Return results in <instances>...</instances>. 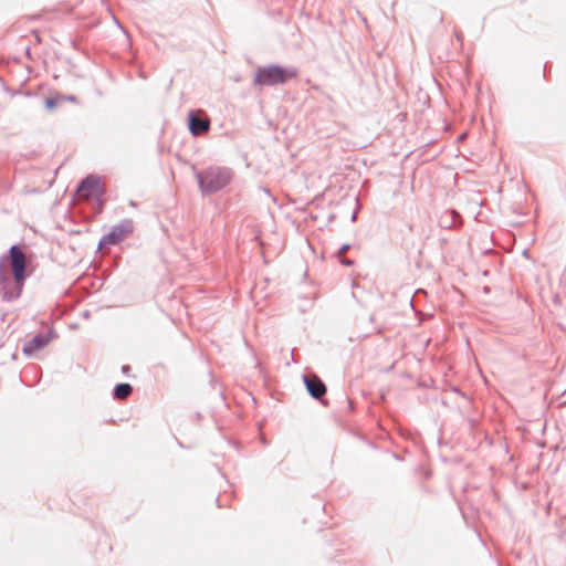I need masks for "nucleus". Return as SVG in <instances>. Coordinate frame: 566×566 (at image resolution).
<instances>
[{
    "instance_id": "nucleus-3",
    "label": "nucleus",
    "mask_w": 566,
    "mask_h": 566,
    "mask_svg": "<svg viewBox=\"0 0 566 566\" xmlns=\"http://www.w3.org/2000/svg\"><path fill=\"white\" fill-rule=\"evenodd\" d=\"M10 259H11V266L14 275V280L17 284L19 285V290L15 294L4 292V298L6 300H12L19 296L21 292V287L24 280V271H25V255L23 251L17 247L13 245L10 249Z\"/></svg>"
},
{
    "instance_id": "nucleus-6",
    "label": "nucleus",
    "mask_w": 566,
    "mask_h": 566,
    "mask_svg": "<svg viewBox=\"0 0 566 566\" xmlns=\"http://www.w3.org/2000/svg\"><path fill=\"white\" fill-rule=\"evenodd\" d=\"M53 337L52 331L48 334H38L23 345V353L28 356L45 347Z\"/></svg>"
},
{
    "instance_id": "nucleus-12",
    "label": "nucleus",
    "mask_w": 566,
    "mask_h": 566,
    "mask_svg": "<svg viewBox=\"0 0 566 566\" xmlns=\"http://www.w3.org/2000/svg\"><path fill=\"white\" fill-rule=\"evenodd\" d=\"M342 262H343L344 264H347V265L353 264V261H350V260H343Z\"/></svg>"
},
{
    "instance_id": "nucleus-1",
    "label": "nucleus",
    "mask_w": 566,
    "mask_h": 566,
    "mask_svg": "<svg viewBox=\"0 0 566 566\" xmlns=\"http://www.w3.org/2000/svg\"><path fill=\"white\" fill-rule=\"evenodd\" d=\"M232 170L227 167L212 166L197 171L196 178L203 195L217 192L228 186L232 180Z\"/></svg>"
},
{
    "instance_id": "nucleus-8",
    "label": "nucleus",
    "mask_w": 566,
    "mask_h": 566,
    "mask_svg": "<svg viewBox=\"0 0 566 566\" xmlns=\"http://www.w3.org/2000/svg\"><path fill=\"white\" fill-rule=\"evenodd\" d=\"M209 126L210 123L208 118L199 117L193 113L189 115V128L195 136L206 133Z\"/></svg>"
},
{
    "instance_id": "nucleus-5",
    "label": "nucleus",
    "mask_w": 566,
    "mask_h": 566,
    "mask_svg": "<svg viewBox=\"0 0 566 566\" xmlns=\"http://www.w3.org/2000/svg\"><path fill=\"white\" fill-rule=\"evenodd\" d=\"M77 195L84 199L99 198L103 195L101 179L95 176L86 177L80 184Z\"/></svg>"
},
{
    "instance_id": "nucleus-9",
    "label": "nucleus",
    "mask_w": 566,
    "mask_h": 566,
    "mask_svg": "<svg viewBox=\"0 0 566 566\" xmlns=\"http://www.w3.org/2000/svg\"><path fill=\"white\" fill-rule=\"evenodd\" d=\"M132 394V386L129 384H119L114 389V397L116 399H125Z\"/></svg>"
},
{
    "instance_id": "nucleus-13",
    "label": "nucleus",
    "mask_w": 566,
    "mask_h": 566,
    "mask_svg": "<svg viewBox=\"0 0 566 566\" xmlns=\"http://www.w3.org/2000/svg\"><path fill=\"white\" fill-rule=\"evenodd\" d=\"M450 213H451L452 216H454V217H457V216H458V214H457V212H455L454 210H451V211H450Z\"/></svg>"
},
{
    "instance_id": "nucleus-11",
    "label": "nucleus",
    "mask_w": 566,
    "mask_h": 566,
    "mask_svg": "<svg viewBox=\"0 0 566 566\" xmlns=\"http://www.w3.org/2000/svg\"><path fill=\"white\" fill-rule=\"evenodd\" d=\"M54 104H55V103H54V101H52V99H46V107H48V108H52V107L54 106Z\"/></svg>"
},
{
    "instance_id": "nucleus-2",
    "label": "nucleus",
    "mask_w": 566,
    "mask_h": 566,
    "mask_svg": "<svg viewBox=\"0 0 566 566\" xmlns=\"http://www.w3.org/2000/svg\"><path fill=\"white\" fill-rule=\"evenodd\" d=\"M295 76L296 71L294 69L269 65L256 70L253 84L260 86H273L284 84L286 81Z\"/></svg>"
},
{
    "instance_id": "nucleus-7",
    "label": "nucleus",
    "mask_w": 566,
    "mask_h": 566,
    "mask_svg": "<svg viewBox=\"0 0 566 566\" xmlns=\"http://www.w3.org/2000/svg\"><path fill=\"white\" fill-rule=\"evenodd\" d=\"M305 386L312 397L318 399L326 392L324 382L316 376L305 377Z\"/></svg>"
},
{
    "instance_id": "nucleus-10",
    "label": "nucleus",
    "mask_w": 566,
    "mask_h": 566,
    "mask_svg": "<svg viewBox=\"0 0 566 566\" xmlns=\"http://www.w3.org/2000/svg\"><path fill=\"white\" fill-rule=\"evenodd\" d=\"M349 249V244H345L343 245L339 251H338V254L339 255H343L344 253H346V251Z\"/></svg>"
},
{
    "instance_id": "nucleus-14",
    "label": "nucleus",
    "mask_w": 566,
    "mask_h": 566,
    "mask_svg": "<svg viewBox=\"0 0 566 566\" xmlns=\"http://www.w3.org/2000/svg\"><path fill=\"white\" fill-rule=\"evenodd\" d=\"M128 368H129L128 366H124L123 371L126 373L128 370Z\"/></svg>"
},
{
    "instance_id": "nucleus-4",
    "label": "nucleus",
    "mask_w": 566,
    "mask_h": 566,
    "mask_svg": "<svg viewBox=\"0 0 566 566\" xmlns=\"http://www.w3.org/2000/svg\"><path fill=\"white\" fill-rule=\"evenodd\" d=\"M134 231V222L130 219H124L119 223L115 224L112 230L104 234L98 243L101 249L104 245H115L122 242L125 238L132 234Z\"/></svg>"
}]
</instances>
